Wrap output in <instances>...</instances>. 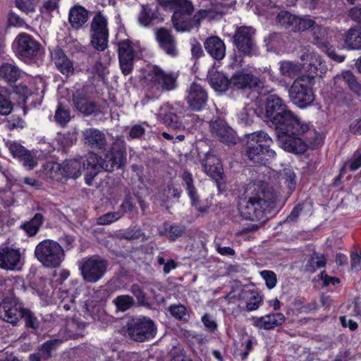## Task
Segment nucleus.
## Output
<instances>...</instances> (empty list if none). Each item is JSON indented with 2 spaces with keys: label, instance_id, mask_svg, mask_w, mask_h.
<instances>
[{
  "label": "nucleus",
  "instance_id": "f257e3e1",
  "mask_svg": "<svg viewBox=\"0 0 361 361\" xmlns=\"http://www.w3.org/2000/svg\"><path fill=\"white\" fill-rule=\"evenodd\" d=\"M238 196L240 215L252 221H264L274 209L278 194L265 184L250 183L242 188Z\"/></svg>",
  "mask_w": 361,
  "mask_h": 361
},
{
  "label": "nucleus",
  "instance_id": "f03ea898",
  "mask_svg": "<svg viewBox=\"0 0 361 361\" xmlns=\"http://www.w3.org/2000/svg\"><path fill=\"white\" fill-rule=\"evenodd\" d=\"M104 157L90 152L86 155V159L82 162L85 171V182L92 185L94 177L102 171L112 172L115 169H121L126 163V146L124 140L116 137L110 144Z\"/></svg>",
  "mask_w": 361,
  "mask_h": 361
},
{
  "label": "nucleus",
  "instance_id": "7ed1b4c3",
  "mask_svg": "<svg viewBox=\"0 0 361 361\" xmlns=\"http://www.w3.org/2000/svg\"><path fill=\"white\" fill-rule=\"evenodd\" d=\"M245 153L248 159L255 164H265L276 157L274 150L269 149L272 139L265 132L260 130L246 135Z\"/></svg>",
  "mask_w": 361,
  "mask_h": 361
},
{
  "label": "nucleus",
  "instance_id": "20e7f679",
  "mask_svg": "<svg viewBox=\"0 0 361 361\" xmlns=\"http://www.w3.org/2000/svg\"><path fill=\"white\" fill-rule=\"evenodd\" d=\"M308 74L298 76L293 82L288 90V95L290 101L300 108H305L310 106L314 100L312 87L314 84V78L317 75L316 64H312Z\"/></svg>",
  "mask_w": 361,
  "mask_h": 361
},
{
  "label": "nucleus",
  "instance_id": "39448f33",
  "mask_svg": "<svg viewBox=\"0 0 361 361\" xmlns=\"http://www.w3.org/2000/svg\"><path fill=\"white\" fill-rule=\"evenodd\" d=\"M35 256L44 267L56 268L64 260L65 251L58 242L46 239L37 245Z\"/></svg>",
  "mask_w": 361,
  "mask_h": 361
},
{
  "label": "nucleus",
  "instance_id": "423d86ee",
  "mask_svg": "<svg viewBox=\"0 0 361 361\" xmlns=\"http://www.w3.org/2000/svg\"><path fill=\"white\" fill-rule=\"evenodd\" d=\"M108 265L106 259L98 255H93L82 259L79 270L85 282L94 283L103 278Z\"/></svg>",
  "mask_w": 361,
  "mask_h": 361
},
{
  "label": "nucleus",
  "instance_id": "0eeeda50",
  "mask_svg": "<svg viewBox=\"0 0 361 361\" xmlns=\"http://www.w3.org/2000/svg\"><path fill=\"white\" fill-rule=\"evenodd\" d=\"M154 322L146 317L133 318L128 324V334L134 341L144 342L156 335Z\"/></svg>",
  "mask_w": 361,
  "mask_h": 361
},
{
  "label": "nucleus",
  "instance_id": "6e6552de",
  "mask_svg": "<svg viewBox=\"0 0 361 361\" xmlns=\"http://www.w3.org/2000/svg\"><path fill=\"white\" fill-rule=\"evenodd\" d=\"M278 134H302L309 130V126L302 121L291 111L287 109L277 120L272 122Z\"/></svg>",
  "mask_w": 361,
  "mask_h": 361
},
{
  "label": "nucleus",
  "instance_id": "1a4fd4ad",
  "mask_svg": "<svg viewBox=\"0 0 361 361\" xmlns=\"http://www.w3.org/2000/svg\"><path fill=\"white\" fill-rule=\"evenodd\" d=\"M91 44L98 51H104L108 45L109 30L107 20L101 14L97 13L90 25Z\"/></svg>",
  "mask_w": 361,
  "mask_h": 361
},
{
  "label": "nucleus",
  "instance_id": "9d476101",
  "mask_svg": "<svg viewBox=\"0 0 361 361\" xmlns=\"http://www.w3.org/2000/svg\"><path fill=\"white\" fill-rule=\"evenodd\" d=\"M254 35L255 30L251 27L242 26L236 30L233 42L239 51L244 55L252 56L257 54Z\"/></svg>",
  "mask_w": 361,
  "mask_h": 361
},
{
  "label": "nucleus",
  "instance_id": "9b49d317",
  "mask_svg": "<svg viewBox=\"0 0 361 361\" xmlns=\"http://www.w3.org/2000/svg\"><path fill=\"white\" fill-rule=\"evenodd\" d=\"M17 55L24 60H30L39 52L41 44L27 33L19 34L14 41Z\"/></svg>",
  "mask_w": 361,
  "mask_h": 361
},
{
  "label": "nucleus",
  "instance_id": "f8f14e48",
  "mask_svg": "<svg viewBox=\"0 0 361 361\" xmlns=\"http://www.w3.org/2000/svg\"><path fill=\"white\" fill-rule=\"evenodd\" d=\"M24 308L14 297H7L0 304V318L13 325L23 317Z\"/></svg>",
  "mask_w": 361,
  "mask_h": 361
},
{
  "label": "nucleus",
  "instance_id": "ddd939ff",
  "mask_svg": "<svg viewBox=\"0 0 361 361\" xmlns=\"http://www.w3.org/2000/svg\"><path fill=\"white\" fill-rule=\"evenodd\" d=\"M153 86L162 91L174 90L177 86V75L166 73L158 67H154L149 73Z\"/></svg>",
  "mask_w": 361,
  "mask_h": 361
},
{
  "label": "nucleus",
  "instance_id": "4468645a",
  "mask_svg": "<svg viewBox=\"0 0 361 361\" xmlns=\"http://www.w3.org/2000/svg\"><path fill=\"white\" fill-rule=\"evenodd\" d=\"M230 83L235 90H258L264 86L259 78L243 71L235 73L230 79Z\"/></svg>",
  "mask_w": 361,
  "mask_h": 361
},
{
  "label": "nucleus",
  "instance_id": "2eb2a0df",
  "mask_svg": "<svg viewBox=\"0 0 361 361\" xmlns=\"http://www.w3.org/2000/svg\"><path fill=\"white\" fill-rule=\"evenodd\" d=\"M135 51L132 42L124 39L118 43V59L122 73L127 75L133 70Z\"/></svg>",
  "mask_w": 361,
  "mask_h": 361
},
{
  "label": "nucleus",
  "instance_id": "dca6fc26",
  "mask_svg": "<svg viewBox=\"0 0 361 361\" xmlns=\"http://www.w3.org/2000/svg\"><path fill=\"white\" fill-rule=\"evenodd\" d=\"M84 143L86 146L102 150L104 153L109 149L110 145H108L106 135L99 129L90 128L82 132Z\"/></svg>",
  "mask_w": 361,
  "mask_h": 361
},
{
  "label": "nucleus",
  "instance_id": "f3484780",
  "mask_svg": "<svg viewBox=\"0 0 361 361\" xmlns=\"http://www.w3.org/2000/svg\"><path fill=\"white\" fill-rule=\"evenodd\" d=\"M155 38L159 47L171 56L178 54L177 42L171 30L160 27L155 30Z\"/></svg>",
  "mask_w": 361,
  "mask_h": 361
},
{
  "label": "nucleus",
  "instance_id": "a211bd4d",
  "mask_svg": "<svg viewBox=\"0 0 361 361\" xmlns=\"http://www.w3.org/2000/svg\"><path fill=\"white\" fill-rule=\"evenodd\" d=\"M212 134L221 142L227 145L236 143L233 130L221 118L213 119L210 122Z\"/></svg>",
  "mask_w": 361,
  "mask_h": 361
},
{
  "label": "nucleus",
  "instance_id": "6ab92c4d",
  "mask_svg": "<svg viewBox=\"0 0 361 361\" xmlns=\"http://www.w3.org/2000/svg\"><path fill=\"white\" fill-rule=\"evenodd\" d=\"M300 134H278V141L279 146L284 150L295 154L304 153L307 147V145L301 138L298 137Z\"/></svg>",
  "mask_w": 361,
  "mask_h": 361
},
{
  "label": "nucleus",
  "instance_id": "aec40b11",
  "mask_svg": "<svg viewBox=\"0 0 361 361\" xmlns=\"http://www.w3.org/2000/svg\"><path fill=\"white\" fill-rule=\"evenodd\" d=\"M186 102L190 108L194 111H200L207 104L208 96L203 87L193 82L187 90Z\"/></svg>",
  "mask_w": 361,
  "mask_h": 361
},
{
  "label": "nucleus",
  "instance_id": "412c9836",
  "mask_svg": "<svg viewBox=\"0 0 361 361\" xmlns=\"http://www.w3.org/2000/svg\"><path fill=\"white\" fill-rule=\"evenodd\" d=\"M6 145L13 157L23 162L24 166L32 169L37 166V162L31 152L25 149L20 143L8 140L6 142Z\"/></svg>",
  "mask_w": 361,
  "mask_h": 361
},
{
  "label": "nucleus",
  "instance_id": "4be33fe9",
  "mask_svg": "<svg viewBox=\"0 0 361 361\" xmlns=\"http://www.w3.org/2000/svg\"><path fill=\"white\" fill-rule=\"evenodd\" d=\"M21 255L19 250L9 247H0V267L7 270L20 268Z\"/></svg>",
  "mask_w": 361,
  "mask_h": 361
},
{
  "label": "nucleus",
  "instance_id": "5701e85b",
  "mask_svg": "<svg viewBox=\"0 0 361 361\" xmlns=\"http://www.w3.org/2000/svg\"><path fill=\"white\" fill-rule=\"evenodd\" d=\"M287 106L281 97L276 94L267 97L265 104L266 115L272 123L287 110Z\"/></svg>",
  "mask_w": 361,
  "mask_h": 361
},
{
  "label": "nucleus",
  "instance_id": "b1692460",
  "mask_svg": "<svg viewBox=\"0 0 361 361\" xmlns=\"http://www.w3.org/2000/svg\"><path fill=\"white\" fill-rule=\"evenodd\" d=\"M49 166L51 170L61 171L65 177L73 178L79 177L83 169L81 160L77 159L65 161L62 166L57 163H49L48 167Z\"/></svg>",
  "mask_w": 361,
  "mask_h": 361
},
{
  "label": "nucleus",
  "instance_id": "393cba45",
  "mask_svg": "<svg viewBox=\"0 0 361 361\" xmlns=\"http://www.w3.org/2000/svg\"><path fill=\"white\" fill-rule=\"evenodd\" d=\"M182 180L185 185V189L190 198L192 206L200 213H205L209 209L207 205H200V200H199L196 188L193 184L192 175L187 170H185L181 175Z\"/></svg>",
  "mask_w": 361,
  "mask_h": 361
},
{
  "label": "nucleus",
  "instance_id": "a878e982",
  "mask_svg": "<svg viewBox=\"0 0 361 361\" xmlns=\"http://www.w3.org/2000/svg\"><path fill=\"white\" fill-rule=\"evenodd\" d=\"M343 83L346 84L357 95L361 96V84L357 81L353 73L349 71H344L334 77V87L338 92L343 90Z\"/></svg>",
  "mask_w": 361,
  "mask_h": 361
},
{
  "label": "nucleus",
  "instance_id": "bb28decb",
  "mask_svg": "<svg viewBox=\"0 0 361 361\" xmlns=\"http://www.w3.org/2000/svg\"><path fill=\"white\" fill-rule=\"evenodd\" d=\"M73 101L75 108L86 116L98 110L96 103L90 100L83 90H77L73 95Z\"/></svg>",
  "mask_w": 361,
  "mask_h": 361
},
{
  "label": "nucleus",
  "instance_id": "cd10ccee",
  "mask_svg": "<svg viewBox=\"0 0 361 361\" xmlns=\"http://www.w3.org/2000/svg\"><path fill=\"white\" fill-rule=\"evenodd\" d=\"M157 118L171 130H180L185 128L179 116L172 112L168 106L160 108Z\"/></svg>",
  "mask_w": 361,
  "mask_h": 361
},
{
  "label": "nucleus",
  "instance_id": "c85d7f7f",
  "mask_svg": "<svg viewBox=\"0 0 361 361\" xmlns=\"http://www.w3.org/2000/svg\"><path fill=\"white\" fill-rule=\"evenodd\" d=\"M162 21L163 18L157 8L152 9L148 4L141 5V9L137 16V22L141 26H152L155 23Z\"/></svg>",
  "mask_w": 361,
  "mask_h": 361
},
{
  "label": "nucleus",
  "instance_id": "c756f323",
  "mask_svg": "<svg viewBox=\"0 0 361 361\" xmlns=\"http://www.w3.org/2000/svg\"><path fill=\"white\" fill-rule=\"evenodd\" d=\"M204 171L212 178L217 179L223 173L222 165L220 160L214 154L207 153L205 159L201 161Z\"/></svg>",
  "mask_w": 361,
  "mask_h": 361
},
{
  "label": "nucleus",
  "instance_id": "7c9ffc66",
  "mask_svg": "<svg viewBox=\"0 0 361 361\" xmlns=\"http://www.w3.org/2000/svg\"><path fill=\"white\" fill-rule=\"evenodd\" d=\"M204 48L207 52L216 60H221L225 56V44L217 36L208 37L204 42Z\"/></svg>",
  "mask_w": 361,
  "mask_h": 361
},
{
  "label": "nucleus",
  "instance_id": "2f4dec72",
  "mask_svg": "<svg viewBox=\"0 0 361 361\" xmlns=\"http://www.w3.org/2000/svg\"><path fill=\"white\" fill-rule=\"evenodd\" d=\"M52 60L57 69L63 75H69L73 73V62L66 56L61 49H56L51 54Z\"/></svg>",
  "mask_w": 361,
  "mask_h": 361
},
{
  "label": "nucleus",
  "instance_id": "473e14b6",
  "mask_svg": "<svg viewBox=\"0 0 361 361\" xmlns=\"http://www.w3.org/2000/svg\"><path fill=\"white\" fill-rule=\"evenodd\" d=\"M284 322L285 316L282 313H274L257 318L254 324L259 329L270 330L281 326Z\"/></svg>",
  "mask_w": 361,
  "mask_h": 361
},
{
  "label": "nucleus",
  "instance_id": "72a5a7b5",
  "mask_svg": "<svg viewBox=\"0 0 361 361\" xmlns=\"http://www.w3.org/2000/svg\"><path fill=\"white\" fill-rule=\"evenodd\" d=\"M87 11L81 6H75L71 8L68 13V21L71 26L75 30L81 28L87 21Z\"/></svg>",
  "mask_w": 361,
  "mask_h": 361
},
{
  "label": "nucleus",
  "instance_id": "f704fd0d",
  "mask_svg": "<svg viewBox=\"0 0 361 361\" xmlns=\"http://www.w3.org/2000/svg\"><path fill=\"white\" fill-rule=\"evenodd\" d=\"M159 4L173 11V14L193 13L194 6L189 0H161Z\"/></svg>",
  "mask_w": 361,
  "mask_h": 361
},
{
  "label": "nucleus",
  "instance_id": "c9c22d12",
  "mask_svg": "<svg viewBox=\"0 0 361 361\" xmlns=\"http://www.w3.org/2000/svg\"><path fill=\"white\" fill-rule=\"evenodd\" d=\"M192 13L173 14L171 21L178 32H190L192 28Z\"/></svg>",
  "mask_w": 361,
  "mask_h": 361
},
{
  "label": "nucleus",
  "instance_id": "e433bc0d",
  "mask_svg": "<svg viewBox=\"0 0 361 361\" xmlns=\"http://www.w3.org/2000/svg\"><path fill=\"white\" fill-rule=\"evenodd\" d=\"M208 78L211 86L218 92H225L231 86L230 80L223 73L212 71L209 72Z\"/></svg>",
  "mask_w": 361,
  "mask_h": 361
},
{
  "label": "nucleus",
  "instance_id": "4c0bfd02",
  "mask_svg": "<svg viewBox=\"0 0 361 361\" xmlns=\"http://www.w3.org/2000/svg\"><path fill=\"white\" fill-rule=\"evenodd\" d=\"M344 42L350 49H361V28H350L345 34Z\"/></svg>",
  "mask_w": 361,
  "mask_h": 361
},
{
  "label": "nucleus",
  "instance_id": "58836bf2",
  "mask_svg": "<svg viewBox=\"0 0 361 361\" xmlns=\"http://www.w3.org/2000/svg\"><path fill=\"white\" fill-rule=\"evenodd\" d=\"M44 222L42 214L37 213L33 218L22 224L21 228L29 236H35Z\"/></svg>",
  "mask_w": 361,
  "mask_h": 361
},
{
  "label": "nucleus",
  "instance_id": "ea45409f",
  "mask_svg": "<svg viewBox=\"0 0 361 361\" xmlns=\"http://www.w3.org/2000/svg\"><path fill=\"white\" fill-rule=\"evenodd\" d=\"M326 259L323 254L313 252L305 265V270L309 273H314L317 268L324 267Z\"/></svg>",
  "mask_w": 361,
  "mask_h": 361
},
{
  "label": "nucleus",
  "instance_id": "a19ab883",
  "mask_svg": "<svg viewBox=\"0 0 361 361\" xmlns=\"http://www.w3.org/2000/svg\"><path fill=\"white\" fill-rule=\"evenodd\" d=\"M302 70L300 64L295 63L292 61H285L280 63V73L286 78H293L297 76Z\"/></svg>",
  "mask_w": 361,
  "mask_h": 361
},
{
  "label": "nucleus",
  "instance_id": "79ce46f5",
  "mask_svg": "<svg viewBox=\"0 0 361 361\" xmlns=\"http://www.w3.org/2000/svg\"><path fill=\"white\" fill-rule=\"evenodd\" d=\"M314 42L321 47L327 48L329 42L328 37V30L326 28L320 25H313L312 29Z\"/></svg>",
  "mask_w": 361,
  "mask_h": 361
},
{
  "label": "nucleus",
  "instance_id": "37998d69",
  "mask_svg": "<svg viewBox=\"0 0 361 361\" xmlns=\"http://www.w3.org/2000/svg\"><path fill=\"white\" fill-rule=\"evenodd\" d=\"M13 110V104L10 100V94L8 89L0 85V114L8 115Z\"/></svg>",
  "mask_w": 361,
  "mask_h": 361
},
{
  "label": "nucleus",
  "instance_id": "c03bdc74",
  "mask_svg": "<svg viewBox=\"0 0 361 361\" xmlns=\"http://www.w3.org/2000/svg\"><path fill=\"white\" fill-rule=\"evenodd\" d=\"M63 343L62 339L54 338L44 342L39 348V352L44 360L49 359L52 353Z\"/></svg>",
  "mask_w": 361,
  "mask_h": 361
},
{
  "label": "nucleus",
  "instance_id": "a18cd8bd",
  "mask_svg": "<svg viewBox=\"0 0 361 361\" xmlns=\"http://www.w3.org/2000/svg\"><path fill=\"white\" fill-rule=\"evenodd\" d=\"M0 76L8 82H14L20 76V70L15 66L5 63L0 68Z\"/></svg>",
  "mask_w": 361,
  "mask_h": 361
},
{
  "label": "nucleus",
  "instance_id": "49530a36",
  "mask_svg": "<svg viewBox=\"0 0 361 361\" xmlns=\"http://www.w3.org/2000/svg\"><path fill=\"white\" fill-rule=\"evenodd\" d=\"M164 235L171 241L176 240L185 232V228L181 225H171L169 223L164 224Z\"/></svg>",
  "mask_w": 361,
  "mask_h": 361
},
{
  "label": "nucleus",
  "instance_id": "de8ad7c7",
  "mask_svg": "<svg viewBox=\"0 0 361 361\" xmlns=\"http://www.w3.org/2000/svg\"><path fill=\"white\" fill-rule=\"evenodd\" d=\"M117 310L125 312L133 307L135 304L133 298L128 295H121L117 296L113 301Z\"/></svg>",
  "mask_w": 361,
  "mask_h": 361
},
{
  "label": "nucleus",
  "instance_id": "09e8293b",
  "mask_svg": "<svg viewBox=\"0 0 361 361\" xmlns=\"http://www.w3.org/2000/svg\"><path fill=\"white\" fill-rule=\"evenodd\" d=\"M217 13L212 9H200L197 11L192 16V27L198 28L200 26L201 21L204 19L209 18L210 20L215 18Z\"/></svg>",
  "mask_w": 361,
  "mask_h": 361
},
{
  "label": "nucleus",
  "instance_id": "8fccbe9b",
  "mask_svg": "<svg viewBox=\"0 0 361 361\" xmlns=\"http://www.w3.org/2000/svg\"><path fill=\"white\" fill-rule=\"evenodd\" d=\"M295 16L288 11H281L276 16V23L282 27L293 30Z\"/></svg>",
  "mask_w": 361,
  "mask_h": 361
},
{
  "label": "nucleus",
  "instance_id": "3c124183",
  "mask_svg": "<svg viewBox=\"0 0 361 361\" xmlns=\"http://www.w3.org/2000/svg\"><path fill=\"white\" fill-rule=\"evenodd\" d=\"M85 324L83 322H79L75 319H73L71 323L68 324V330L70 332L68 336L73 338H77L82 336Z\"/></svg>",
  "mask_w": 361,
  "mask_h": 361
},
{
  "label": "nucleus",
  "instance_id": "603ef678",
  "mask_svg": "<svg viewBox=\"0 0 361 361\" xmlns=\"http://www.w3.org/2000/svg\"><path fill=\"white\" fill-rule=\"evenodd\" d=\"M255 116V111L252 107L245 106L238 114L240 123L248 126L253 122Z\"/></svg>",
  "mask_w": 361,
  "mask_h": 361
},
{
  "label": "nucleus",
  "instance_id": "864d4df0",
  "mask_svg": "<svg viewBox=\"0 0 361 361\" xmlns=\"http://www.w3.org/2000/svg\"><path fill=\"white\" fill-rule=\"evenodd\" d=\"M104 361H142L140 355L134 352L119 353L116 357H107Z\"/></svg>",
  "mask_w": 361,
  "mask_h": 361
},
{
  "label": "nucleus",
  "instance_id": "5fc2aeb1",
  "mask_svg": "<svg viewBox=\"0 0 361 361\" xmlns=\"http://www.w3.org/2000/svg\"><path fill=\"white\" fill-rule=\"evenodd\" d=\"M314 25V21L310 18H298L295 16L293 30L295 32L305 31Z\"/></svg>",
  "mask_w": 361,
  "mask_h": 361
},
{
  "label": "nucleus",
  "instance_id": "6e6d98bb",
  "mask_svg": "<svg viewBox=\"0 0 361 361\" xmlns=\"http://www.w3.org/2000/svg\"><path fill=\"white\" fill-rule=\"evenodd\" d=\"M122 216L123 213L120 212H108L99 216L97 219V224L102 226L108 225L118 221Z\"/></svg>",
  "mask_w": 361,
  "mask_h": 361
},
{
  "label": "nucleus",
  "instance_id": "4d7b16f0",
  "mask_svg": "<svg viewBox=\"0 0 361 361\" xmlns=\"http://www.w3.org/2000/svg\"><path fill=\"white\" fill-rule=\"evenodd\" d=\"M130 292L136 298L137 303L140 305H145L147 304V295L143 288H142L138 284H133L130 286Z\"/></svg>",
  "mask_w": 361,
  "mask_h": 361
},
{
  "label": "nucleus",
  "instance_id": "13d9d810",
  "mask_svg": "<svg viewBox=\"0 0 361 361\" xmlns=\"http://www.w3.org/2000/svg\"><path fill=\"white\" fill-rule=\"evenodd\" d=\"M25 126V121L18 116H12L6 121V127L12 130L13 129H23Z\"/></svg>",
  "mask_w": 361,
  "mask_h": 361
},
{
  "label": "nucleus",
  "instance_id": "bf43d9fd",
  "mask_svg": "<svg viewBox=\"0 0 361 361\" xmlns=\"http://www.w3.org/2000/svg\"><path fill=\"white\" fill-rule=\"evenodd\" d=\"M55 119L60 124H65L70 120L69 111L60 104L56 111Z\"/></svg>",
  "mask_w": 361,
  "mask_h": 361
},
{
  "label": "nucleus",
  "instance_id": "052dcab7",
  "mask_svg": "<svg viewBox=\"0 0 361 361\" xmlns=\"http://www.w3.org/2000/svg\"><path fill=\"white\" fill-rule=\"evenodd\" d=\"M25 326L28 328L36 329L39 327V321L36 317L30 310L24 309L23 317Z\"/></svg>",
  "mask_w": 361,
  "mask_h": 361
},
{
  "label": "nucleus",
  "instance_id": "680f3d73",
  "mask_svg": "<svg viewBox=\"0 0 361 361\" xmlns=\"http://www.w3.org/2000/svg\"><path fill=\"white\" fill-rule=\"evenodd\" d=\"M260 275L265 280L268 288L271 289L276 286L277 278L274 271L268 270L262 271Z\"/></svg>",
  "mask_w": 361,
  "mask_h": 361
},
{
  "label": "nucleus",
  "instance_id": "e2e57ef3",
  "mask_svg": "<svg viewBox=\"0 0 361 361\" xmlns=\"http://www.w3.org/2000/svg\"><path fill=\"white\" fill-rule=\"evenodd\" d=\"M170 313L178 319H185L187 310L184 305H176L169 307Z\"/></svg>",
  "mask_w": 361,
  "mask_h": 361
},
{
  "label": "nucleus",
  "instance_id": "0e129e2a",
  "mask_svg": "<svg viewBox=\"0 0 361 361\" xmlns=\"http://www.w3.org/2000/svg\"><path fill=\"white\" fill-rule=\"evenodd\" d=\"M261 302L262 298L258 294L250 295L248 301L246 302L247 311L250 312L257 310Z\"/></svg>",
  "mask_w": 361,
  "mask_h": 361
},
{
  "label": "nucleus",
  "instance_id": "69168bd1",
  "mask_svg": "<svg viewBox=\"0 0 361 361\" xmlns=\"http://www.w3.org/2000/svg\"><path fill=\"white\" fill-rule=\"evenodd\" d=\"M145 234L139 228L128 229L121 235V238L128 240L139 239Z\"/></svg>",
  "mask_w": 361,
  "mask_h": 361
},
{
  "label": "nucleus",
  "instance_id": "338daca9",
  "mask_svg": "<svg viewBox=\"0 0 361 361\" xmlns=\"http://www.w3.org/2000/svg\"><path fill=\"white\" fill-rule=\"evenodd\" d=\"M345 166H348L352 171L357 170L361 166V154H354L353 157L345 164Z\"/></svg>",
  "mask_w": 361,
  "mask_h": 361
},
{
  "label": "nucleus",
  "instance_id": "774afa93",
  "mask_svg": "<svg viewBox=\"0 0 361 361\" xmlns=\"http://www.w3.org/2000/svg\"><path fill=\"white\" fill-rule=\"evenodd\" d=\"M8 22L9 25L18 27H21L26 25L23 19L14 13H11L9 14Z\"/></svg>",
  "mask_w": 361,
  "mask_h": 361
}]
</instances>
